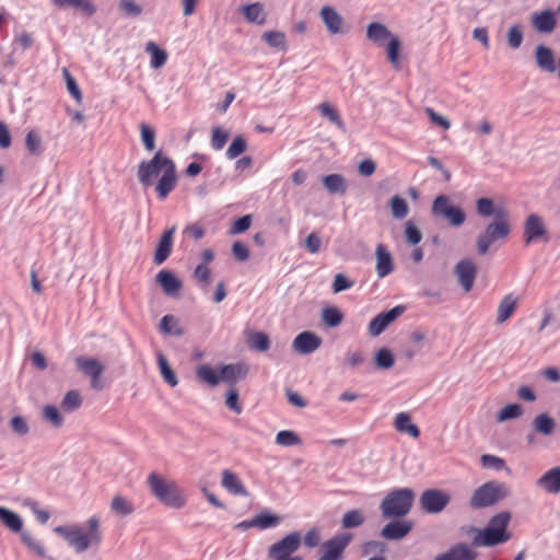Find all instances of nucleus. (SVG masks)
Masks as SVG:
<instances>
[{"instance_id":"6ab92c4d","label":"nucleus","mask_w":560,"mask_h":560,"mask_svg":"<svg viewBox=\"0 0 560 560\" xmlns=\"http://www.w3.org/2000/svg\"><path fill=\"white\" fill-rule=\"evenodd\" d=\"M175 231L176 228L172 226L162 234L153 258L156 265L163 264L171 255L173 248V235Z\"/></svg>"},{"instance_id":"f704fd0d","label":"nucleus","mask_w":560,"mask_h":560,"mask_svg":"<svg viewBox=\"0 0 560 560\" xmlns=\"http://www.w3.org/2000/svg\"><path fill=\"white\" fill-rule=\"evenodd\" d=\"M197 377L208 384L211 387H214L220 384V372L213 369L210 364H201L196 370Z\"/></svg>"},{"instance_id":"a18cd8bd","label":"nucleus","mask_w":560,"mask_h":560,"mask_svg":"<svg viewBox=\"0 0 560 560\" xmlns=\"http://www.w3.org/2000/svg\"><path fill=\"white\" fill-rule=\"evenodd\" d=\"M249 346L252 349L257 351H267L270 347V340L267 334L262 331H256L252 334L249 338Z\"/></svg>"},{"instance_id":"4c0bfd02","label":"nucleus","mask_w":560,"mask_h":560,"mask_svg":"<svg viewBox=\"0 0 560 560\" xmlns=\"http://www.w3.org/2000/svg\"><path fill=\"white\" fill-rule=\"evenodd\" d=\"M0 521L12 532L19 533L22 530L23 521L21 516L5 508H0Z\"/></svg>"},{"instance_id":"0eeeda50","label":"nucleus","mask_w":560,"mask_h":560,"mask_svg":"<svg viewBox=\"0 0 560 560\" xmlns=\"http://www.w3.org/2000/svg\"><path fill=\"white\" fill-rule=\"evenodd\" d=\"M432 213L435 217L444 218L453 226H460L466 220L463 209L454 206L446 195H440L434 199Z\"/></svg>"},{"instance_id":"cd10ccee","label":"nucleus","mask_w":560,"mask_h":560,"mask_svg":"<svg viewBox=\"0 0 560 560\" xmlns=\"http://www.w3.org/2000/svg\"><path fill=\"white\" fill-rule=\"evenodd\" d=\"M51 3L59 9L71 7L88 16L96 13V7L91 0H51Z\"/></svg>"},{"instance_id":"dca6fc26","label":"nucleus","mask_w":560,"mask_h":560,"mask_svg":"<svg viewBox=\"0 0 560 560\" xmlns=\"http://www.w3.org/2000/svg\"><path fill=\"white\" fill-rule=\"evenodd\" d=\"M459 284L465 292H470L477 275L476 265L470 259H462L454 268Z\"/></svg>"},{"instance_id":"13d9d810","label":"nucleus","mask_w":560,"mask_h":560,"mask_svg":"<svg viewBox=\"0 0 560 560\" xmlns=\"http://www.w3.org/2000/svg\"><path fill=\"white\" fill-rule=\"evenodd\" d=\"M21 539L36 555H38L39 557H45V548H44V546L42 545L40 541H38L35 538H33L30 533L22 532L21 533Z\"/></svg>"},{"instance_id":"bb28decb","label":"nucleus","mask_w":560,"mask_h":560,"mask_svg":"<svg viewBox=\"0 0 560 560\" xmlns=\"http://www.w3.org/2000/svg\"><path fill=\"white\" fill-rule=\"evenodd\" d=\"M222 487L234 495H248V492L241 479L234 472L225 469L222 471Z\"/></svg>"},{"instance_id":"7c9ffc66","label":"nucleus","mask_w":560,"mask_h":560,"mask_svg":"<svg viewBox=\"0 0 560 560\" xmlns=\"http://www.w3.org/2000/svg\"><path fill=\"white\" fill-rule=\"evenodd\" d=\"M517 305V299L512 294H506L499 303L497 323L503 324L514 313Z\"/></svg>"},{"instance_id":"6e6d98bb","label":"nucleus","mask_w":560,"mask_h":560,"mask_svg":"<svg viewBox=\"0 0 560 560\" xmlns=\"http://www.w3.org/2000/svg\"><path fill=\"white\" fill-rule=\"evenodd\" d=\"M323 319L329 327L338 326L342 320V315L336 307H326L323 310Z\"/></svg>"},{"instance_id":"de8ad7c7","label":"nucleus","mask_w":560,"mask_h":560,"mask_svg":"<svg viewBox=\"0 0 560 560\" xmlns=\"http://www.w3.org/2000/svg\"><path fill=\"white\" fill-rule=\"evenodd\" d=\"M82 404L81 395L78 390H69L62 401L61 407L67 411H73L78 409Z\"/></svg>"},{"instance_id":"423d86ee","label":"nucleus","mask_w":560,"mask_h":560,"mask_svg":"<svg viewBox=\"0 0 560 560\" xmlns=\"http://www.w3.org/2000/svg\"><path fill=\"white\" fill-rule=\"evenodd\" d=\"M510 232L511 228L508 222V217L493 219V221L487 224L485 231L478 235V253L481 255L487 254L492 243L506 238Z\"/></svg>"},{"instance_id":"f257e3e1","label":"nucleus","mask_w":560,"mask_h":560,"mask_svg":"<svg viewBox=\"0 0 560 560\" xmlns=\"http://www.w3.org/2000/svg\"><path fill=\"white\" fill-rule=\"evenodd\" d=\"M89 532L84 533L79 526H57L55 533L62 536L78 553L84 552L92 544L101 541L98 520L91 517L88 521Z\"/></svg>"},{"instance_id":"393cba45","label":"nucleus","mask_w":560,"mask_h":560,"mask_svg":"<svg viewBox=\"0 0 560 560\" xmlns=\"http://www.w3.org/2000/svg\"><path fill=\"white\" fill-rule=\"evenodd\" d=\"M476 209L480 217L493 219L508 217L506 211L502 207H497L491 198H479L476 201Z\"/></svg>"},{"instance_id":"f03ea898","label":"nucleus","mask_w":560,"mask_h":560,"mask_svg":"<svg viewBox=\"0 0 560 560\" xmlns=\"http://www.w3.org/2000/svg\"><path fill=\"white\" fill-rule=\"evenodd\" d=\"M511 515L508 512H501L492 516L483 529L478 530L474 538L476 546L492 547L504 544L511 539V534L506 530Z\"/></svg>"},{"instance_id":"f3484780","label":"nucleus","mask_w":560,"mask_h":560,"mask_svg":"<svg viewBox=\"0 0 560 560\" xmlns=\"http://www.w3.org/2000/svg\"><path fill=\"white\" fill-rule=\"evenodd\" d=\"M322 345V339L312 331L300 332L293 340L292 347L299 354H311Z\"/></svg>"},{"instance_id":"bf43d9fd","label":"nucleus","mask_w":560,"mask_h":560,"mask_svg":"<svg viewBox=\"0 0 560 560\" xmlns=\"http://www.w3.org/2000/svg\"><path fill=\"white\" fill-rule=\"evenodd\" d=\"M24 506L28 508L32 513L35 515L36 520L40 524H46L50 517L49 512L40 510L38 503L34 500L27 499L24 501Z\"/></svg>"},{"instance_id":"c9c22d12","label":"nucleus","mask_w":560,"mask_h":560,"mask_svg":"<svg viewBox=\"0 0 560 560\" xmlns=\"http://www.w3.org/2000/svg\"><path fill=\"white\" fill-rule=\"evenodd\" d=\"M533 428L537 433L551 435L556 429L555 420L547 413H539L533 420Z\"/></svg>"},{"instance_id":"864d4df0","label":"nucleus","mask_w":560,"mask_h":560,"mask_svg":"<svg viewBox=\"0 0 560 560\" xmlns=\"http://www.w3.org/2000/svg\"><path fill=\"white\" fill-rule=\"evenodd\" d=\"M118 8L126 16L135 18L142 13V7L133 0H119Z\"/></svg>"},{"instance_id":"09e8293b","label":"nucleus","mask_w":560,"mask_h":560,"mask_svg":"<svg viewBox=\"0 0 560 560\" xmlns=\"http://www.w3.org/2000/svg\"><path fill=\"white\" fill-rule=\"evenodd\" d=\"M246 141L242 136H237L233 139L225 154L229 160H234L240 156L246 150Z\"/></svg>"},{"instance_id":"ea45409f","label":"nucleus","mask_w":560,"mask_h":560,"mask_svg":"<svg viewBox=\"0 0 560 560\" xmlns=\"http://www.w3.org/2000/svg\"><path fill=\"white\" fill-rule=\"evenodd\" d=\"M158 364L163 380L170 386L175 387L178 384V378L162 353L158 354Z\"/></svg>"},{"instance_id":"4468645a","label":"nucleus","mask_w":560,"mask_h":560,"mask_svg":"<svg viewBox=\"0 0 560 560\" xmlns=\"http://www.w3.org/2000/svg\"><path fill=\"white\" fill-rule=\"evenodd\" d=\"M168 168L163 172L155 185V192L160 200H165L167 196L175 189L177 183L176 166L173 161H165Z\"/></svg>"},{"instance_id":"4be33fe9","label":"nucleus","mask_w":560,"mask_h":560,"mask_svg":"<svg viewBox=\"0 0 560 560\" xmlns=\"http://www.w3.org/2000/svg\"><path fill=\"white\" fill-rule=\"evenodd\" d=\"M477 553L466 544H457L440 553L434 560H476Z\"/></svg>"},{"instance_id":"052dcab7","label":"nucleus","mask_w":560,"mask_h":560,"mask_svg":"<svg viewBox=\"0 0 560 560\" xmlns=\"http://www.w3.org/2000/svg\"><path fill=\"white\" fill-rule=\"evenodd\" d=\"M481 465L485 468H490L494 470H502L503 468H505V462L503 458L490 454H485L481 456Z\"/></svg>"},{"instance_id":"9b49d317","label":"nucleus","mask_w":560,"mask_h":560,"mask_svg":"<svg viewBox=\"0 0 560 560\" xmlns=\"http://www.w3.org/2000/svg\"><path fill=\"white\" fill-rule=\"evenodd\" d=\"M75 364L83 374L91 377L92 388L97 390L103 388L101 375L104 371V365L97 359L82 355L75 359Z\"/></svg>"},{"instance_id":"a211bd4d","label":"nucleus","mask_w":560,"mask_h":560,"mask_svg":"<svg viewBox=\"0 0 560 560\" xmlns=\"http://www.w3.org/2000/svg\"><path fill=\"white\" fill-rule=\"evenodd\" d=\"M536 485L549 494L560 493V466L547 470L537 479Z\"/></svg>"},{"instance_id":"8fccbe9b","label":"nucleus","mask_w":560,"mask_h":560,"mask_svg":"<svg viewBox=\"0 0 560 560\" xmlns=\"http://www.w3.org/2000/svg\"><path fill=\"white\" fill-rule=\"evenodd\" d=\"M276 443L281 446H293L299 445L301 443V439L295 432L283 430L277 433Z\"/></svg>"},{"instance_id":"4d7b16f0","label":"nucleus","mask_w":560,"mask_h":560,"mask_svg":"<svg viewBox=\"0 0 560 560\" xmlns=\"http://www.w3.org/2000/svg\"><path fill=\"white\" fill-rule=\"evenodd\" d=\"M225 406L236 415H241L243 412V407L238 399V392L235 388H230L228 390L225 395Z\"/></svg>"},{"instance_id":"1a4fd4ad","label":"nucleus","mask_w":560,"mask_h":560,"mask_svg":"<svg viewBox=\"0 0 560 560\" xmlns=\"http://www.w3.org/2000/svg\"><path fill=\"white\" fill-rule=\"evenodd\" d=\"M548 231L544 219L537 213L529 214L524 223V243L530 245L537 242H548Z\"/></svg>"},{"instance_id":"b1692460","label":"nucleus","mask_w":560,"mask_h":560,"mask_svg":"<svg viewBox=\"0 0 560 560\" xmlns=\"http://www.w3.org/2000/svg\"><path fill=\"white\" fill-rule=\"evenodd\" d=\"M394 270L390 253L382 244L376 247V273L378 278H385Z\"/></svg>"},{"instance_id":"3c124183","label":"nucleus","mask_w":560,"mask_h":560,"mask_svg":"<svg viewBox=\"0 0 560 560\" xmlns=\"http://www.w3.org/2000/svg\"><path fill=\"white\" fill-rule=\"evenodd\" d=\"M160 328L163 332L168 335L180 336L183 334V330L177 325V320L172 315L162 317Z\"/></svg>"},{"instance_id":"49530a36","label":"nucleus","mask_w":560,"mask_h":560,"mask_svg":"<svg viewBox=\"0 0 560 560\" xmlns=\"http://www.w3.org/2000/svg\"><path fill=\"white\" fill-rule=\"evenodd\" d=\"M254 521L259 529L272 528L279 524V517L269 513H259L254 516Z\"/></svg>"},{"instance_id":"5701e85b","label":"nucleus","mask_w":560,"mask_h":560,"mask_svg":"<svg viewBox=\"0 0 560 560\" xmlns=\"http://www.w3.org/2000/svg\"><path fill=\"white\" fill-rule=\"evenodd\" d=\"M412 526L407 521H394L385 525L382 529V536L390 540H399L407 536Z\"/></svg>"},{"instance_id":"7ed1b4c3","label":"nucleus","mask_w":560,"mask_h":560,"mask_svg":"<svg viewBox=\"0 0 560 560\" xmlns=\"http://www.w3.org/2000/svg\"><path fill=\"white\" fill-rule=\"evenodd\" d=\"M415 491L410 488H399L390 491L381 502L380 509L385 518L406 516L413 504Z\"/></svg>"},{"instance_id":"774afa93","label":"nucleus","mask_w":560,"mask_h":560,"mask_svg":"<svg viewBox=\"0 0 560 560\" xmlns=\"http://www.w3.org/2000/svg\"><path fill=\"white\" fill-rule=\"evenodd\" d=\"M252 224V217L250 215H244L238 218L234 221L233 225L231 226L230 233L231 234H240L249 229Z\"/></svg>"},{"instance_id":"20e7f679","label":"nucleus","mask_w":560,"mask_h":560,"mask_svg":"<svg viewBox=\"0 0 560 560\" xmlns=\"http://www.w3.org/2000/svg\"><path fill=\"white\" fill-rule=\"evenodd\" d=\"M147 482L153 495L163 504L174 509H180L185 505L186 500L176 482L166 481L156 472H151Z\"/></svg>"},{"instance_id":"e2e57ef3","label":"nucleus","mask_w":560,"mask_h":560,"mask_svg":"<svg viewBox=\"0 0 560 560\" xmlns=\"http://www.w3.org/2000/svg\"><path fill=\"white\" fill-rule=\"evenodd\" d=\"M140 131H141V139H142L144 148L148 151L154 150V148H155V135H154L153 129H151L145 124H141Z\"/></svg>"},{"instance_id":"e433bc0d","label":"nucleus","mask_w":560,"mask_h":560,"mask_svg":"<svg viewBox=\"0 0 560 560\" xmlns=\"http://www.w3.org/2000/svg\"><path fill=\"white\" fill-rule=\"evenodd\" d=\"M110 510L116 515L128 516L135 512V506L127 498L115 495L110 503Z\"/></svg>"},{"instance_id":"c03bdc74","label":"nucleus","mask_w":560,"mask_h":560,"mask_svg":"<svg viewBox=\"0 0 560 560\" xmlns=\"http://www.w3.org/2000/svg\"><path fill=\"white\" fill-rule=\"evenodd\" d=\"M262 39L273 48L285 49V34L279 31H267L262 34Z\"/></svg>"},{"instance_id":"39448f33","label":"nucleus","mask_w":560,"mask_h":560,"mask_svg":"<svg viewBox=\"0 0 560 560\" xmlns=\"http://www.w3.org/2000/svg\"><path fill=\"white\" fill-rule=\"evenodd\" d=\"M508 491L503 483L489 481L477 488L469 501L474 509L488 508L506 498Z\"/></svg>"},{"instance_id":"c85d7f7f","label":"nucleus","mask_w":560,"mask_h":560,"mask_svg":"<svg viewBox=\"0 0 560 560\" xmlns=\"http://www.w3.org/2000/svg\"><path fill=\"white\" fill-rule=\"evenodd\" d=\"M248 371L244 370L242 364H226L221 366V382L234 385L238 380L247 376Z\"/></svg>"},{"instance_id":"473e14b6","label":"nucleus","mask_w":560,"mask_h":560,"mask_svg":"<svg viewBox=\"0 0 560 560\" xmlns=\"http://www.w3.org/2000/svg\"><path fill=\"white\" fill-rule=\"evenodd\" d=\"M320 16L331 34H337L341 31L342 19L332 8H322Z\"/></svg>"},{"instance_id":"58836bf2","label":"nucleus","mask_w":560,"mask_h":560,"mask_svg":"<svg viewBox=\"0 0 560 560\" xmlns=\"http://www.w3.org/2000/svg\"><path fill=\"white\" fill-rule=\"evenodd\" d=\"M389 208L393 217L397 220L405 219L409 213V207L407 201L398 195H395L394 197L390 198Z\"/></svg>"},{"instance_id":"412c9836","label":"nucleus","mask_w":560,"mask_h":560,"mask_svg":"<svg viewBox=\"0 0 560 560\" xmlns=\"http://www.w3.org/2000/svg\"><path fill=\"white\" fill-rule=\"evenodd\" d=\"M534 28L539 33H551L556 27V15L552 10L536 12L532 16Z\"/></svg>"},{"instance_id":"2eb2a0df","label":"nucleus","mask_w":560,"mask_h":560,"mask_svg":"<svg viewBox=\"0 0 560 560\" xmlns=\"http://www.w3.org/2000/svg\"><path fill=\"white\" fill-rule=\"evenodd\" d=\"M350 541V534L336 535L323 544V555L318 560H339Z\"/></svg>"},{"instance_id":"72a5a7b5","label":"nucleus","mask_w":560,"mask_h":560,"mask_svg":"<svg viewBox=\"0 0 560 560\" xmlns=\"http://www.w3.org/2000/svg\"><path fill=\"white\" fill-rule=\"evenodd\" d=\"M144 50L151 56L150 67L152 69H159L166 63V51L164 49H161L154 42H148L145 44Z\"/></svg>"},{"instance_id":"c756f323","label":"nucleus","mask_w":560,"mask_h":560,"mask_svg":"<svg viewBox=\"0 0 560 560\" xmlns=\"http://www.w3.org/2000/svg\"><path fill=\"white\" fill-rule=\"evenodd\" d=\"M156 278L164 292L168 295H175L182 288L180 280L171 271L161 270Z\"/></svg>"},{"instance_id":"79ce46f5","label":"nucleus","mask_w":560,"mask_h":560,"mask_svg":"<svg viewBox=\"0 0 560 560\" xmlns=\"http://www.w3.org/2000/svg\"><path fill=\"white\" fill-rule=\"evenodd\" d=\"M323 183L330 194H343L346 191V182L343 177L339 174H330L324 176Z\"/></svg>"},{"instance_id":"69168bd1","label":"nucleus","mask_w":560,"mask_h":560,"mask_svg":"<svg viewBox=\"0 0 560 560\" xmlns=\"http://www.w3.org/2000/svg\"><path fill=\"white\" fill-rule=\"evenodd\" d=\"M44 417L46 420L50 421L55 427H60L63 423V418L60 415L57 407L52 405H47L43 410Z\"/></svg>"},{"instance_id":"37998d69","label":"nucleus","mask_w":560,"mask_h":560,"mask_svg":"<svg viewBox=\"0 0 560 560\" xmlns=\"http://www.w3.org/2000/svg\"><path fill=\"white\" fill-rule=\"evenodd\" d=\"M523 413L524 409L521 405L508 404L499 410L497 415V420L499 422H504L511 419L520 418Z\"/></svg>"},{"instance_id":"ddd939ff","label":"nucleus","mask_w":560,"mask_h":560,"mask_svg":"<svg viewBox=\"0 0 560 560\" xmlns=\"http://www.w3.org/2000/svg\"><path fill=\"white\" fill-rule=\"evenodd\" d=\"M406 307L404 305H397L389 311L382 312L377 316H375L369 325V332L371 336L381 335L390 323H393L397 317H399Z\"/></svg>"},{"instance_id":"338daca9","label":"nucleus","mask_w":560,"mask_h":560,"mask_svg":"<svg viewBox=\"0 0 560 560\" xmlns=\"http://www.w3.org/2000/svg\"><path fill=\"white\" fill-rule=\"evenodd\" d=\"M405 235H406L407 241L411 245L419 244L422 238V234H421L420 230L411 221H408L406 223Z\"/></svg>"},{"instance_id":"9d476101","label":"nucleus","mask_w":560,"mask_h":560,"mask_svg":"<svg viewBox=\"0 0 560 560\" xmlns=\"http://www.w3.org/2000/svg\"><path fill=\"white\" fill-rule=\"evenodd\" d=\"M451 497L438 489H429L422 492L420 497L421 509L430 514L442 512L450 503Z\"/></svg>"},{"instance_id":"0e129e2a","label":"nucleus","mask_w":560,"mask_h":560,"mask_svg":"<svg viewBox=\"0 0 560 560\" xmlns=\"http://www.w3.org/2000/svg\"><path fill=\"white\" fill-rule=\"evenodd\" d=\"M509 46L513 49L520 48L523 43V32L520 25H513L508 33Z\"/></svg>"},{"instance_id":"5fc2aeb1","label":"nucleus","mask_w":560,"mask_h":560,"mask_svg":"<svg viewBox=\"0 0 560 560\" xmlns=\"http://www.w3.org/2000/svg\"><path fill=\"white\" fill-rule=\"evenodd\" d=\"M25 144L31 154L37 155L43 151L42 139L34 131L27 132L25 137Z\"/></svg>"},{"instance_id":"a878e982","label":"nucleus","mask_w":560,"mask_h":560,"mask_svg":"<svg viewBox=\"0 0 560 560\" xmlns=\"http://www.w3.org/2000/svg\"><path fill=\"white\" fill-rule=\"evenodd\" d=\"M240 11L249 23L262 25L266 22L267 14L264 4L260 2L244 4L240 8Z\"/></svg>"},{"instance_id":"2f4dec72","label":"nucleus","mask_w":560,"mask_h":560,"mask_svg":"<svg viewBox=\"0 0 560 560\" xmlns=\"http://www.w3.org/2000/svg\"><path fill=\"white\" fill-rule=\"evenodd\" d=\"M394 427L398 432L407 433L415 439L419 438L420 435L419 428L411 423V418L407 412H399L395 417Z\"/></svg>"},{"instance_id":"f8f14e48","label":"nucleus","mask_w":560,"mask_h":560,"mask_svg":"<svg viewBox=\"0 0 560 560\" xmlns=\"http://www.w3.org/2000/svg\"><path fill=\"white\" fill-rule=\"evenodd\" d=\"M301 545V535L298 532H293L284 536L279 541L271 545L268 551L269 558H281L292 557Z\"/></svg>"},{"instance_id":"603ef678","label":"nucleus","mask_w":560,"mask_h":560,"mask_svg":"<svg viewBox=\"0 0 560 560\" xmlns=\"http://www.w3.org/2000/svg\"><path fill=\"white\" fill-rule=\"evenodd\" d=\"M395 359L387 348L380 349L375 354V363L380 369H389L394 365Z\"/></svg>"},{"instance_id":"6e6552de","label":"nucleus","mask_w":560,"mask_h":560,"mask_svg":"<svg viewBox=\"0 0 560 560\" xmlns=\"http://www.w3.org/2000/svg\"><path fill=\"white\" fill-rule=\"evenodd\" d=\"M165 161H172L170 158L163 155L161 151H158L154 156L149 161H142L138 166V179L144 186H151L154 177L161 172H165L168 165Z\"/></svg>"},{"instance_id":"aec40b11","label":"nucleus","mask_w":560,"mask_h":560,"mask_svg":"<svg viewBox=\"0 0 560 560\" xmlns=\"http://www.w3.org/2000/svg\"><path fill=\"white\" fill-rule=\"evenodd\" d=\"M535 59L538 68L548 73L557 70L556 57L551 48L545 45H538L535 49Z\"/></svg>"},{"instance_id":"a19ab883","label":"nucleus","mask_w":560,"mask_h":560,"mask_svg":"<svg viewBox=\"0 0 560 560\" xmlns=\"http://www.w3.org/2000/svg\"><path fill=\"white\" fill-rule=\"evenodd\" d=\"M368 37L374 43H382L387 38L390 39L392 36L390 32L385 25L373 22L368 26Z\"/></svg>"},{"instance_id":"680f3d73","label":"nucleus","mask_w":560,"mask_h":560,"mask_svg":"<svg viewBox=\"0 0 560 560\" xmlns=\"http://www.w3.org/2000/svg\"><path fill=\"white\" fill-rule=\"evenodd\" d=\"M229 139L228 132L217 127L212 130L211 147L215 151H220L224 148Z\"/></svg>"}]
</instances>
